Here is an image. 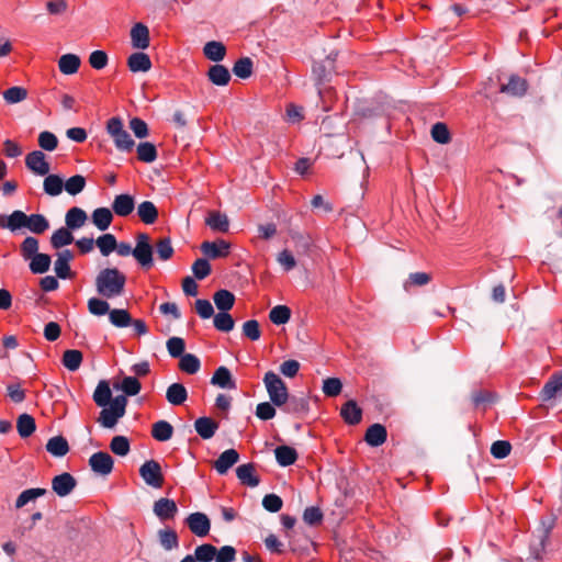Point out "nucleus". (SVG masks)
Listing matches in <instances>:
<instances>
[{
	"label": "nucleus",
	"instance_id": "nucleus-55",
	"mask_svg": "<svg viewBox=\"0 0 562 562\" xmlns=\"http://www.w3.org/2000/svg\"><path fill=\"white\" fill-rule=\"evenodd\" d=\"M158 537H159V542H160L161 547L167 551L177 549L179 547L178 535L172 529L159 530Z\"/></svg>",
	"mask_w": 562,
	"mask_h": 562
},
{
	"label": "nucleus",
	"instance_id": "nucleus-20",
	"mask_svg": "<svg viewBox=\"0 0 562 562\" xmlns=\"http://www.w3.org/2000/svg\"><path fill=\"white\" fill-rule=\"evenodd\" d=\"M357 113L366 119H372L378 116H390L391 105L389 102H375L368 105H360L357 109Z\"/></svg>",
	"mask_w": 562,
	"mask_h": 562
},
{
	"label": "nucleus",
	"instance_id": "nucleus-36",
	"mask_svg": "<svg viewBox=\"0 0 562 562\" xmlns=\"http://www.w3.org/2000/svg\"><path fill=\"white\" fill-rule=\"evenodd\" d=\"M81 59L76 54H64L58 59V68L64 75H74L78 71Z\"/></svg>",
	"mask_w": 562,
	"mask_h": 562
},
{
	"label": "nucleus",
	"instance_id": "nucleus-51",
	"mask_svg": "<svg viewBox=\"0 0 562 562\" xmlns=\"http://www.w3.org/2000/svg\"><path fill=\"white\" fill-rule=\"evenodd\" d=\"M46 493H47L46 488H42V487H33V488L24 490L18 496V498L15 501V507L22 508L27 503L33 502V501L37 499L38 497L44 496Z\"/></svg>",
	"mask_w": 562,
	"mask_h": 562
},
{
	"label": "nucleus",
	"instance_id": "nucleus-11",
	"mask_svg": "<svg viewBox=\"0 0 562 562\" xmlns=\"http://www.w3.org/2000/svg\"><path fill=\"white\" fill-rule=\"evenodd\" d=\"M190 531L198 537H205L211 529V521L204 513H192L186 518Z\"/></svg>",
	"mask_w": 562,
	"mask_h": 562
},
{
	"label": "nucleus",
	"instance_id": "nucleus-42",
	"mask_svg": "<svg viewBox=\"0 0 562 562\" xmlns=\"http://www.w3.org/2000/svg\"><path fill=\"white\" fill-rule=\"evenodd\" d=\"M213 300L220 312H228L234 306L235 295L226 289H221L214 293Z\"/></svg>",
	"mask_w": 562,
	"mask_h": 562
},
{
	"label": "nucleus",
	"instance_id": "nucleus-39",
	"mask_svg": "<svg viewBox=\"0 0 562 562\" xmlns=\"http://www.w3.org/2000/svg\"><path fill=\"white\" fill-rule=\"evenodd\" d=\"M137 215L144 224L151 225L158 218V209L151 201H143L138 204Z\"/></svg>",
	"mask_w": 562,
	"mask_h": 562
},
{
	"label": "nucleus",
	"instance_id": "nucleus-59",
	"mask_svg": "<svg viewBox=\"0 0 562 562\" xmlns=\"http://www.w3.org/2000/svg\"><path fill=\"white\" fill-rule=\"evenodd\" d=\"M214 327L223 333H229L233 330L235 322L231 314L227 312H220L214 315L213 319Z\"/></svg>",
	"mask_w": 562,
	"mask_h": 562
},
{
	"label": "nucleus",
	"instance_id": "nucleus-44",
	"mask_svg": "<svg viewBox=\"0 0 562 562\" xmlns=\"http://www.w3.org/2000/svg\"><path fill=\"white\" fill-rule=\"evenodd\" d=\"M115 390H121L124 396H135L140 392L142 384L136 376H124L120 384H114Z\"/></svg>",
	"mask_w": 562,
	"mask_h": 562
},
{
	"label": "nucleus",
	"instance_id": "nucleus-33",
	"mask_svg": "<svg viewBox=\"0 0 562 562\" xmlns=\"http://www.w3.org/2000/svg\"><path fill=\"white\" fill-rule=\"evenodd\" d=\"M43 190L49 196H57L64 191V179L57 173L44 176Z\"/></svg>",
	"mask_w": 562,
	"mask_h": 562
},
{
	"label": "nucleus",
	"instance_id": "nucleus-45",
	"mask_svg": "<svg viewBox=\"0 0 562 562\" xmlns=\"http://www.w3.org/2000/svg\"><path fill=\"white\" fill-rule=\"evenodd\" d=\"M72 241L74 235L71 234V229H68L67 227H60L56 229L50 237L52 247L55 249H60L65 246H68Z\"/></svg>",
	"mask_w": 562,
	"mask_h": 562
},
{
	"label": "nucleus",
	"instance_id": "nucleus-46",
	"mask_svg": "<svg viewBox=\"0 0 562 562\" xmlns=\"http://www.w3.org/2000/svg\"><path fill=\"white\" fill-rule=\"evenodd\" d=\"M109 321L117 328H126L131 326L132 316L127 310L113 308L109 312Z\"/></svg>",
	"mask_w": 562,
	"mask_h": 562
},
{
	"label": "nucleus",
	"instance_id": "nucleus-10",
	"mask_svg": "<svg viewBox=\"0 0 562 562\" xmlns=\"http://www.w3.org/2000/svg\"><path fill=\"white\" fill-rule=\"evenodd\" d=\"M91 470L99 475H109L114 467L113 458L104 451H98L89 458Z\"/></svg>",
	"mask_w": 562,
	"mask_h": 562
},
{
	"label": "nucleus",
	"instance_id": "nucleus-47",
	"mask_svg": "<svg viewBox=\"0 0 562 562\" xmlns=\"http://www.w3.org/2000/svg\"><path fill=\"white\" fill-rule=\"evenodd\" d=\"M82 352L77 349H68L64 352L61 358L63 366L71 372L77 371L82 362Z\"/></svg>",
	"mask_w": 562,
	"mask_h": 562
},
{
	"label": "nucleus",
	"instance_id": "nucleus-24",
	"mask_svg": "<svg viewBox=\"0 0 562 562\" xmlns=\"http://www.w3.org/2000/svg\"><path fill=\"white\" fill-rule=\"evenodd\" d=\"M386 439L387 431L385 426L378 423L369 426L364 435L366 442L371 447H380L386 441Z\"/></svg>",
	"mask_w": 562,
	"mask_h": 562
},
{
	"label": "nucleus",
	"instance_id": "nucleus-21",
	"mask_svg": "<svg viewBox=\"0 0 562 562\" xmlns=\"http://www.w3.org/2000/svg\"><path fill=\"white\" fill-rule=\"evenodd\" d=\"M528 89L527 80L518 75H512L507 83L502 85L499 91L512 97H522Z\"/></svg>",
	"mask_w": 562,
	"mask_h": 562
},
{
	"label": "nucleus",
	"instance_id": "nucleus-60",
	"mask_svg": "<svg viewBox=\"0 0 562 562\" xmlns=\"http://www.w3.org/2000/svg\"><path fill=\"white\" fill-rule=\"evenodd\" d=\"M110 304L101 297H91L88 300V311L94 316L109 314Z\"/></svg>",
	"mask_w": 562,
	"mask_h": 562
},
{
	"label": "nucleus",
	"instance_id": "nucleus-8",
	"mask_svg": "<svg viewBox=\"0 0 562 562\" xmlns=\"http://www.w3.org/2000/svg\"><path fill=\"white\" fill-rule=\"evenodd\" d=\"M334 72L335 66L331 65V58L313 63L312 75L319 94L322 93L321 87L331 80Z\"/></svg>",
	"mask_w": 562,
	"mask_h": 562
},
{
	"label": "nucleus",
	"instance_id": "nucleus-58",
	"mask_svg": "<svg viewBox=\"0 0 562 562\" xmlns=\"http://www.w3.org/2000/svg\"><path fill=\"white\" fill-rule=\"evenodd\" d=\"M291 317V310L285 305H277L269 313L270 321L276 325H284Z\"/></svg>",
	"mask_w": 562,
	"mask_h": 562
},
{
	"label": "nucleus",
	"instance_id": "nucleus-17",
	"mask_svg": "<svg viewBox=\"0 0 562 562\" xmlns=\"http://www.w3.org/2000/svg\"><path fill=\"white\" fill-rule=\"evenodd\" d=\"M231 245L224 239L204 241L201 245L202 252L211 259L226 257L229 254Z\"/></svg>",
	"mask_w": 562,
	"mask_h": 562
},
{
	"label": "nucleus",
	"instance_id": "nucleus-35",
	"mask_svg": "<svg viewBox=\"0 0 562 562\" xmlns=\"http://www.w3.org/2000/svg\"><path fill=\"white\" fill-rule=\"evenodd\" d=\"M166 398L171 405L179 406L187 401L188 391L182 383H172L167 389Z\"/></svg>",
	"mask_w": 562,
	"mask_h": 562
},
{
	"label": "nucleus",
	"instance_id": "nucleus-13",
	"mask_svg": "<svg viewBox=\"0 0 562 562\" xmlns=\"http://www.w3.org/2000/svg\"><path fill=\"white\" fill-rule=\"evenodd\" d=\"M153 512L161 521H166L176 517L178 506L173 499L161 497L154 503Z\"/></svg>",
	"mask_w": 562,
	"mask_h": 562
},
{
	"label": "nucleus",
	"instance_id": "nucleus-2",
	"mask_svg": "<svg viewBox=\"0 0 562 562\" xmlns=\"http://www.w3.org/2000/svg\"><path fill=\"white\" fill-rule=\"evenodd\" d=\"M126 276L117 268L101 269L94 279L97 293L105 299L121 296L124 293Z\"/></svg>",
	"mask_w": 562,
	"mask_h": 562
},
{
	"label": "nucleus",
	"instance_id": "nucleus-30",
	"mask_svg": "<svg viewBox=\"0 0 562 562\" xmlns=\"http://www.w3.org/2000/svg\"><path fill=\"white\" fill-rule=\"evenodd\" d=\"M274 456L280 467H290L294 464L299 458L297 451L290 446L281 445L274 449Z\"/></svg>",
	"mask_w": 562,
	"mask_h": 562
},
{
	"label": "nucleus",
	"instance_id": "nucleus-14",
	"mask_svg": "<svg viewBox=\"0 0 562 562\" xmlns=\"http://www.w3.org/2000/svg\"><path fill=\"white\" fill-rule=\"evenodd\" d=\"M283 412L286 414L294 415L296 417H301L308 413L310 411V402L304 396H294L288 395L286 403L281 406Z\"/></svg>",
	"mask_w": 562,
	"mask_h": 562
},
{
	"label": "nucleus",
	"instance_id": "nucleus-4",
	"mask_svg": "<svg viewBox=\"0 0 562 562\" xmlns=\"http://www.w3.org/2000/svg\"><path fill=\"white\" fill-rule=\"evenodd\" d=\"M127 400L124 395H117L113 398L111 405L102 407L98 423L104 427L112 429L126 413Z\"/></svg>",
	"mask_w": 562,
	"mask_h": 562
},
{
	"label": "nucleus",
	"instance_id": "nucleus-1",
	"mask_svg": "<svg viewBox=\"0 0 562 562\" xmlns=\"http://www.w3.org/2000/svg\"><path fill=\"white\" fill-rule=\"evenodd\" d=\"M0 227L11 232L27 228L31 233L41 235L49 228V222L43 214H25L15 210L9 215H0Z\"/></svg>",
	"mask_w": 562,
	"mask_h": 562
},
{
	"label": "nucleus",
	"instance_id": "nucleus-23",
	"mask_svg": "<svg viewBox=\"0 0 562 562\" xmlns=\"http://www.w3.org/2000/svg\"><path fill=\"white\" fill-rule=\"evenodd\" d=\"M340 416L346 424L358 425L362 419V409L355 400H349L341 406Z\"/></svg>",
	"mask_w": 562,
	"mask_h": 562
},
{
	"label": "nucleus",
	"instance_id": "nucleus-27",
	"mask_svg": "<svg viewBox=\"0 0 562 562\" xmlns=\"http://www.w3.org/2000/svg\"><path fill=\"white\" fill-rule=\"evenodd\" d=\"M127 66L132 72H146L151 68V60L147 54L136 52L128 56Z\"/></svg>",
	"mask_w": 562,
	"mask_h": 562
},
{
	"label": "nucleus",
	"instance_id": "nucleus-43",
	"mask_svg": "<svg viewBox=\"0 0 562 562\" xmlns=\"http://www.w3.org/2000/svg\"><path fill=\"white\" fill-rule=\"evenodd\" d=\"M173 434L172 425L167 420L156 422L151 427V436L155 440L165 442L168 441Z\"/></svg>",
	"mask_w": 562,
	"mask_h": 562
},
{
	"label": "nucleus",
	"instance_id": "nucleus-5",
	"mask_svg": "<svg viewBox=\"0 0 562 562\" xmlns=\"http://www.w3.org/2000/svg\"><path fill=\"white\" fill-rule=\"evenodd\" d=\"M262 381L272 404L277 407L283 406L289 395L284 381L273 371L266 372Z\"/></svg>",
	"mask_w": 562,
	"mask_h": 562
},
{
	"label": "nucleus",
	"instance_id": "nucleus-40",
	"mask_svg": "<svg viewBox=\"0 0 562 562\" xmlns=\"http://www.w3.org/2000/svg\"><path fill=\"white\" fill-rule=\"evenodd\" d=\"M29 268L34 274H43L49 270L52 258L47 254L38 252L29 259Z\"/></svg>",
	"mask_w": 562,
	"mask_h": 562
},
{
	"label": "nucleus",
	"instance_id": "nucleus-62",
	"mask_svg": "<svg viewBox=\"0 0 562 562\" xmlns=\"http://www.w3.org/2000/svg\"><path fill=\"white\" fill-rule=\"evenodd\" d=\"M37 142H38V146L43 150H46V151H53L58 146L57 136L49 131L41 132L38 135Z\"/></svg>",
	"mask_w": 562,
	"mask_h": 562
},
{
	"label": "nucleus",
	"instance_id": "nucleus-63",
	"mask_svg": "<svg viewBox=\"0 0 562 562\" xmlns=\"http://www.w3.org/2000/svg\"><path fill=\"white\" fill-rule=\"evenodd\" d=\"M431 137L438 144H448L450 142V132L442 122H437L431 127Z\"/></svg>",
	"mask_w": 562,
	"mask_h": 562
},
{
	"label": "nucleus",
	"instance_id": "nucleus-48",
	"mask_svg": "<svg viewBox=\"0 0 562 562\" xmlns=\"http://www.w3.org/2000/svg\"><path fill=\"white\" fill-rule=\"evenodd\" d=\"M136 151L138 160L146 164L154 162L158 156L155 144L150 142H140L137 145Z\"/></svg>",
	"mask_w": 562,
	"mask_h": 562
},
{
	"label": "nucleus",
	"instance_id": "nucleus-38",
	"mask_svg": "<svg viewBox=\"0 0 562 562\" xmlns=\"http://www.w3.org/2000/svg\"><path fill=\"white\" fill-rule=\"evenodd\" d=\"M204 56L215 63H220L225 58L226 47L222 42L210 41L203 47Z\"/></svg>",
	"mask_w": 562,
	"mask_h": 562
},
{
	"label": "nucleus",
	"instance_id": "nucleus-7",
	"mask_svg": "<svg viewBox=\"0 0 562 562\" xmlns=\"http://www.w3.org/2000/svg\"><path fill=\"white\" fill-rule=\"evenodd\" d=\"M139 475L144 482L154 488H160L164 484V474L158 461L146 460L139 468Z\"/></svg>",
	"mask_w": 562,
	"mask_h": 562
},
{
	"label": "nucleus",
	"instance_id": "nucleus-49",
	"mask_svg": "<svg viewBox=\"0 0 562 562\" xmlns=\"http://www.w3.org/2000/svg\"><path fill=\"white\" fill-rule=\"evenodd\" d=\"M16 429L22 438L30 437L36 429L35 419L26 413L21 414L18 417Z\"/></svg>",
	"mask_w": 562,
	"mask_h": 562
},
{
	"label": "nucleus",
	"instance_id": "nucleus-19",
	"mask_svg": "<svg viewBox=\"0 0 562 562\" xmlns=\"http://www.w3.org/2000/svg\"><path fill=\"white\" fill-rule=\"evenodd\" d=\"M211 384L224 390L237 389L236 380L233 378L229 369L224 366L218 367L214 371L211 378Z\"/></svg>",
	"mask_w": 562,
	"mask_h": 562
},
{
	"label": "nucleus",
	"instance_id": "nucleus-18",
	"mask_svg": "<svg viewBox=\"0 0 562 562\" xmlns=\"http://www.w3.org/2000/svg\"><path fill=\"white\" fill-rule=\"evenodd\" d=\"M239 453L236 449H227L223 451L214 461L213 468L221 475L226 474L228 470L238 462Z\"/></svg>",
	"mask_w": 562,
	"mask_h": 562
},
{
	"label": "nucleus",
	"instance_id": "nucleus-32",
	"mask_svg": "<svg viewBox=\"0 0 562 562\" xmlns=\"http://www.w3.org/2000/svg\"><path fill=\"white\" fill-rule=\"evenodd\" d=\"M113 214L108 207H98L91 214V222L99 231L104 232L112 224Z\"/></svg>",
	"mask_w": 562,
	"mask_h": 562
},
{
	"label": "nucleus",
	"instance_id": "nucleus-50",
	"mask_svg": "<svg viewBox=\"0 0 562 562\" xmlns=\"http://www.w3.org/2000/svg\"><path fill=\"white\" fill-rule=\"evenodd\" d=\"M95 245L101 255L108 257L115 250V248H117V240L113 234L106 233L97 238Z\"/></svg>",
	"mask_w": 562,
	"mask_h": 562
},
{
	"label": "nucleus",
	"instance_id": "nucleus-28",
	"mask_svg": "<svg viewBox=\"0 0 562 562\" xmlns=\"http://www.w3.org/2000/svg\"><path fill=\"white\" fill-rule=\"evenodd\" d=\"M88 216L85 210L79 206L70 207L65 216L66 227L71 231L79 229L87 221Z\"/></svg>",
	"mask_w": 562,
	"mask_h": 562
},
{
	"label": "nucleus",
	"instance_id": "nucleus-64",
	"mask_svg": "<svg viewBox=\"0 0 562 562\" xmlns=\"http://www.w3.org/2000/svg\"><path fill=\"white\" fill-rule=\"evenodd\" d=\"M20 249L24 260H29L38 254V240L33 236H27L22 241Z\"/></svg>",
	"mask_w": 562,
	"mask_h": 562
},
{
	"label": "nucleus",
	"instance_id": "nucleus-54",
	"mask_svg": "<svg viewBox=\"0 0 562 562\" xmlns=\"http://www.w3.org/2000/svg\"><path fill=\"white\" fill-rule=\"evenodd\" d=\"M179 368L188 374H194L200 370L201 361L193 353H184L180 357Z\"/></svg>",
	"mask_w": 562,
	"mask_h": 562
},
{
	"label": "nucleus",
	"instance_id": "nucleus-22",
	"mask_svg": "<svg viewBox=\"0 0 562 562\" xmlns=\"http://www.w3.org/2000/svg\"><path fill=\"white\" fill-rule=\"evenodd\" d=\"M131 42L132 46L136 49L148 48L150 43L148 27L140 22L134 24L131 30Z\"/></svg>",
	"mask_w": 562,
	"mask_h": 562
},
{
	"label": "nucleus",
	"instance_id": "nucleus-34",
	"mask_svg": "<svg viewBox=\"0 0 562 562\" xmlns=\"http://www.w3.org/2000/svg\"><path fill=\"white\" fill-rule=\"evenodd\" d=\"M559 393L562 394V372L552 375L543 385L541 390V398L543 401H550L554 398Z\"/></svg>",
	"mask_w": 562,
	"mask_h": 562
},
{
	"label": "nucleus",
	"instance_id": "nucleus-41",
	"mask_svg": "<svg viewBox=\"0 0 562 562\" xmlns=\"http://www.w3.org/2000/svg\"><path fill=\"white\" fill-rule=\"evenodd\" d=\"M46 450L54 457L61 458L69 451V445L63 436H55L48 439Z\"/></svg>",
	"mask_w": 562,
	"mask_h": 562
},
{
	"label": "nucleus",
	"instance_id": "nucleus-9",
	"mask_svg": "<svg viewBox=\"0 0 562 562\" xmlns=\"http://www.w3.org/2000/svg\"><path fill=\"white\" fill-rule=\"evenodd\" d=\"M26 168L36 176L43 177L49 173L50 166L42 150H33L25 157Z\"/></svg>",
	"mask_w": 562,
	"mask_h": 562
},
{
	"label": "nucleus",
	"instance_id": "nucleus-52",
	"mask_svg": "<svg viewBox=\"0 0 562 562\" xmlns=\"http://www.w3.org/2000/svg\"><path fill=\"white\" fill-rule=\"evenodd\" d=\"M217 554V548L211 543H203L194 549L192 555L196 562H211L215 561Z\"/></svg>",
	"mask_w": 562,
	"mask_h": 562
},
{
	"label": "nucleus",
	"instance_id": "nucleus-3",
	"mask_svg": "<svg viewBox=\"0 0 562 562\" xmlns=\"http://www.w3.org/2000/svg\"><path fill=\"white\" fill-rule=\"evenodd\" d=\"M106 133L113 139L115 148L123 153H130L135 146V142L130 133L124 130L123 121L119 116H113L106 122Z\"/></svg>",
	"mask_w": 562,
	"mask_h": 562
},
{
	"label": "nucleus",
	"instance_id": "nucleus-37",
	"mask_svg": "<svg viewBox=\"0 0 562 562\" xmlns=\"http://www.w3.org/2000/svg\"><path fill=\"white\" fill-rule=\"evenodd\" d=\"M205 223L214 232L227 233L229 229L228 217L218 211L210 212Z\"/></svg>",
	"mask_w": 562,
	"mask_h": 562
},
{
	"label": "nucleus",
	"instance_id": "nucleus-61",
	"mask_svg": "<svg viewBox=\"0 0 562 562\" xmlns=\"http://www.w3.org/2000/svg\"><path fill=\"white\" fill-rule=\"evenodd\" d=\"M27 97V91L23 87L14 86L9 89H7L3 92V99L9 104H15L19 102H22Z\"/></svg>",
	"mask_w": 562,
	"mask_h": 562
},
{
	"label": "nucleus",
	"instance_id": "nucleus-29",
	"mask_svg": "<svg viewBox=\"0 0 562 562\" xmlns=\"http://www.w3.org/2000/svg\"><path fill=\"white\" fill-rule=\"evenodd\" d=\"M231 77L228 68L221 64L212 65L207 70V78L215 86L228 85Z\"/></svg>",
	"mask_w": 562,
	"mask_h": 562
},
{
	"label": "nucleus",
	"instance_id": "nucleus-12",
	"mask_svg": "<svg viewBox=\"0 0 562 562\" xmlns=\"http://www.w3.org/2000/svg\"><path fill=\"white\" fill-rule=\"evenodd\" d=\"M76 486V479L68 472L55 475L52 480V490L59 497L68 496L75 490Z\"/></svg>",
	"mask_w": 562,
	"mask_h": 562
},
{
	"label": "nucleus",
	"instance_id": "nucleus-16",
	"mask_svg": "<svg viewBox=\"0 0 562 562\" xmlns=\"http://www.w3.org/2000/svg\"><path fill=\"white\" fill-rule=\"evenodd\" d=\"M135 209V199L128 193L115 195L112 202V212L121 217L128 216Z\"/></svg>",
	"mask_w": 562,
	"mask_h": 562
},
{
	"label": "nucleus",
	"instance_id": "nucleus-6",
	"mask_svg": "<svg viewBox=\"0 0 562 562\" xmlns=\"http://www.w3.org/2000/svg\"><path fill=\"white\" fill-rule=\"evenodd\" d=\"M135 240L133 257L144 270H149L154 266V247L150 244V238L148 234L139 233Z\"/></svg>",
	"mask_w": 562,
	"mask_h": 562
},
{
	"label": "nucleus",
	"instance_id": "nucleus-31",
	"mask_svg": "<svg viewBox=\"0 0 562 562\" xmlns=\"http://www.w3.org/2000/svg\"><path fill=\"white\" fill-rule=\"evenodd\" d=\"M92 398L99 407L111 405L114 397H112L110 383L106 380L99 381L93 392Z\"/></svg>",
	"mask_w": 562,
	"mask_h": 562
},
{
	"label": "nucleus",
	"instance_id": "nucleus-56",
	"mask_svg": "<svg viewBox=\"0 0 562 562\" xmlns=\"http://www.w3.org/2000/svg\"><path fill=\"white\" fill-rule=\"evenodd\" d=\"M252 60L249 57H241L235 61L233 74L240 79H247L252 74Z\"/></svg>",
	"mask_w": 562,
	"mask_h": 562
},
{
	"label": "nucleus",
	"instance_id": "nucleus-15",
	"mask_svg": "<svg viewBox=\"0 0 562 562\" xmlns=\"http://www.w3.org/2000/svg\"><path fill=\"white\" fill-rule=\"evenodd\" d=\"M74 259V254L69 249H64L57 252V259L54 263V270L57 278L66 280L71 277V269L69 262Z\"/></svg>",
	"mask_w": 562,
	"mask_h": 562
},
{
	"label": "nucleus",
	"instance_id": "nucleus-53",
	"mask_svg": "<svg viewBox=\"0 0 562 562\" xmlns=\"http://www.w3.org/2000/svg\"><path fill=\"white\" fill-rule=\"evenodd\" d=\"M87 180L81 175H75L64 181V190L70 195H77L86 188Z\"/></svg>",
	"mask_w": 562,
	"mask_h": 562
},
{
	"label": "nucleus",
	"instance_id": "nucleus-26",
	"mask_svg": "<svg viewBox=\"0 0 562 562\" xmlns=\"http://www.w3.org/2000/svg\"><path fill=\"white\" fill-rule=\"evenodd\" d=\"M236 475L241 484L249 487H256L260 484V479L255 473V465L252 463L240 464L236 469Z\"/></svg>",
	"mask_w": 562,
	"mask_h": 562
},
{
	"label": "nucleus",
	"instance_id": "nucleus-25",
	"mask_svg": "<svg viewBox=\"0 0 562 562\" xmlns=\"http://www.w3.org/2000/svg\"><path fill=\"white\" fill-rule=\"evenodd\" d=\"M194 429L202 439L207 440L215 435L218 423L207 416L199 417L194 422Z\"/></svg>",
	"mask_w": 562,
	"mask_h": 562
},
{
	"label": "nucleus",
	"instance_id": "nucleus-57",
	"mask_svg": "<svg viewBox=\"0 0 562 562\" xmlns=\"http://www.w3.org/2000/svg\"><path fill=\"white\" fill-rule=\"evenodd\" d=\"M110 449L114 454L125 457L131 450L130 439L122 435L114 436L110 442Z\"/></svg>",
	"mask_w": 562,
	"mask_h": 562
}]
</instances>
